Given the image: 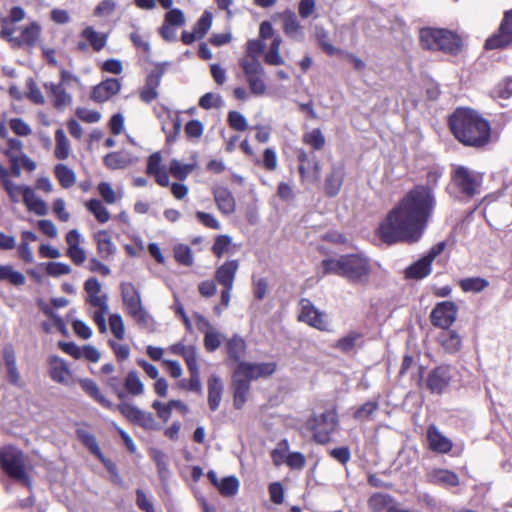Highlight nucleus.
Returning a JSON list of instances; mask_svg holds the SVG:
<instances>
[{"instance_id":"f257e3e1","label":"nucleus","mask_w":512,"mask_h":512,"mask_svg":"<svg viewBox=\"0 0 512 512\" xmlns=\"http://www.w3.org/2000/svg\"><path fill=\"white\" fill-rule=\"evenodd\" d=\"M436 206L433 189L417 185L408 191L380 223L379 238L386 244L418 242L423 236Z\"/></svg>"},{"instance_id":"f03ea898","label":"nucleus","mask_w":512,"mask_h":512,"mask_svg":"<svg viewBox=\"0 0 512 512\" xmlns=\"http://www.w3.org/2000/svg\"><path fill=\"white\" fill-rule=\"evenodd\" d=\"M449 124L455 138L464 145L480 147L489 141V123L473 110L457 109Z\"/></svg>"},{"instance_id":"7ed1b4c3","label":"nucleus","mask_w":512,"mask_h":512,"mask_svg":"<svg viewBox=\"0 0 512 512\" xmlns=\"http://www.w3.org/2000/svg\"><path fill=\"white\" fill-rule=\"evenodd\" d=\"M275 369L276 364L273 362L259 364L245 362L239 363L233 376L234 407L236 409H241L246 402L247 395L250 390V380L269 376L274 373Z\"/></svg>"},{"instance_id":"20e7f679","label":"nucleus","mask_w":512,"mask_h":512,"mask_svg":"<svg viewBox=\"0 0 512 512\" xmlns=\"http://www.w3.org/2000/svg\"><path fill=\"white\" fill-rule=\"evenodd\" d=\"M324 274H336L354 282H366L370 276L368 260L358 254L323 260Z\"/></svg>"},{"instance_id":"39448f33","label":"nucleus","mask_w":512,"mask_h":512,"mask_svg":"<svg viewBox=\"0 0 512 512\" xmlns=\"http://www.w3.org/2000/svg\"><path fill=\"white\" fill-rule=\"evenodd\" d=\"M419 40L423 49L442 51L451 55L459 54L463 48L461 37L447 29L422 28L419 32Z\"/></svg>"},{"instance_id":"423d86ee","label":"nucleus","mask_w":512,"mask_h":512,"mask_svg":"<svg viewBox=\"0 0 512 512\" xmlns=\"http://www.w3.org/2000/svg\"><path fill=\"white\" fill-rule=\"evenodd\" d=\"M120 289L127 314L131 316L137 324L148 327L151 324L152 318L142 305L139 291L132 283H122Z\"/></svg>"},{"instance_id":"0eeeda50","label":"nucleus","mask_w":512,"mask_h":512,"mask_svg":"<svg viewBox=\"0 0 512 512\" xmlns=\"http://www.w3.org/2000/svg\"><path fill=\"white\" fill-rule=\"evenodd\" d=\"M0 467L10 477L29 486L30 480L25 470L24 454L15 447L7 446L0 450Z\"/></svg>"},{"instance_id":"6e6552de","label":"nucleus","mask_w":512,"mask_h":512,"mask_svg":"<svg viewBox=\"0 0 512 512\" xmlns=\"http://www.w3.org/2000/svg\"><path fill=\"white\" fill-rule=\"evenodd\" d=\"M337 415L335 411L328 410L320 415H314L306 421V428L313 434L317 443L325 444L337 427Z\"/></svg>"},{"instance_id":"1a4fd4ad","label":"nucleus","mask_w":512,"mask_h":512,"mask_svg":"<svg viewBox=\"0 0 512 512\" xmlns=\"http://www.w3.org/2000/svg\"><path fill=\"white\" fill-rule=\"evenodd\" d=\"M482 175L465 166H454L452 172L453 185L465 196L473 197L479 193Z\"/></svg>"},{"instance_id":"9d476101","label":"nucleus","mask_w":512,"mask_h":512,"mask_svg":"<svg viewBox=\"0 0 512 512\" xmlns=\"http://www.w3.org/2000/svg\"><path fill=\"white\" fill-rule=\"evenodd\" d=\"M239 64L245 73L251 93L256 96L266 94L267 86L264 81L265 70L260 61H250L248 58H241Z\"/></svg>"},{"instance_id":"9b49d317","label":"nucleus","mask_w":512,"mask_h":512,"mask_svg":"<svg viewBox=\"0 0 512 512\" xmlns=\"http://www.w3.org/2000/svg\"><path fill=\"white\" fill-rule=\"evenodd\" d=\"M115 409L118 410L128 421L137 424L146 430L160 429L151 413L145 412L132 404L123 402L116 405Z\"/></svg>"},{"instance_id":"f8f14e48","label":"nucleus","mask_w":512,"mask_h":512,"mask_svg":"<svg viewBox=\"0 0 512 512\" xmlns=\"http://www.w3.org/2000/svg\"><path fill=\"white\" fill-rule=\"evenodd\" d=\"M445 248L444 242H439L434 245L429 252L420 260L409 266L406 271V278L409 279H422L430 274L431 264L434 259L442 253Z\"/></svg>"},{"instance_id":"ddd939ff","label":"nucleus","mask_w":512,"mask_h":512,"mask_svg":"<svg viewBox=\"0 0 512 512\" xmlns=\"http://www.w3.org/2000/svg\"><path fill=\"white\" fill-rule=\"evenodd\" d=\"M512 43V9L504 13V17L498 29V33L488 38L485 42V48L501 49Z\"/></svg>"},{"instance_id":"4468645a","label":"nucleus","mask_w":512,"mask_h":512,"mask_svg":"<svg viewBox=\"0 0 512 512\" xmlns=\"http://www.w3.org/2000/svg\"><path fill=\"white\" fill-rule=\"evenodd\" d=\"M430 317L434 326L448 329L457 318V306L451 301L440 302L434 307Z\"/></svg>"},{"instance_id":"2eb2a0df","label":"nucleus","mask_w":512,"mask_h":512,"mask_svg":"<svg viewBox=\"0 0 512 512\" xmlns=\"http://www.w3.org/2000/svg\"><path fill=\"white\" fill-rule=\"evenodd\" d=\"M300 313L298 319L318 330H327L328 323L325 315L320 312L308 299H301L299 302Z\"/></svg>"},{"instance_id":"dca6fc26","label":"nucleus","mask_w":512,"mask_h":512,"mask_svg":"<svg viewBox=\"0 0 512 512\" xmlns=\"http://www.w3.org/2000/svg\"><path fill=\"white\" fill-rule=\"evenodd\" d=\"M84 290L86 292V302L92 307H96L103 311H109L108 296L102 292L101 283L97 278H89L84 284Z\"/></svg>"},{"instance_id":"f3484780","label":"nucleus","mask_w":512,"mask_h":512,"mask_svg":"<svg viewBox=\"0 0 512 512\" xmlns=\"http://www.w3.org/2000/svg\"><path fill=\"white\" fill-rule=\"evenodd\" d=\"M450 380V368L447 366H439L429 373L427 387L432 393L440 394L448 387Z\"/></svg>"},{"instance_id":"a211bd4d","label":"nucleus","mask_w":512,"mask_h":512,"mask_svg":"<svg viewBox=\"0 0 512 512\" xmlns=\"http://www.w3.org/2000/svg\"><path fill=\"white\" fill-rule=\"evenodd\" d=\"M50 377L53 381L62 385H70L72 382V372L67 363L60 357L51 356L49 358Z\"/></svg>"},{"instance_id":"6ab92c4d","label":"nucleus","mask_w":512,"mask_h":512,"mask_svg":"<svg viewBox=\"0 0 512 512\" xmlns=\"http://www.w3.org/2000/svg\"><path fill=\"white\" fill-rule=\"evenodd\" d=\"M121 88V83L118 79L109 78L97 86L91 92V99L95 102L101 103L116 95Z\"/></svg>"},{"instance_id":"aec40b11","label":"nucleus","mask_w":512,"mask_h":512,"mask_svg":"<svg viewBox=\"0 0 512 512\" xmlns=\"http://www.w3.org/2000/svg\"><path fill=\"white\" fill-rule=\"evenodd\" d=\"M238 269V260H228L217 268L215 271V279L224 288L233 289V284Z\"/></svg>"},{"instance_id":"412c9836","label":"nucleus","mask_w":512,"mask_h":512,"mask_svg":"<svg viewBox=\"0 0 512 512\" xmlns=\"http://www.w3.org/2000/svg\"><path fill=\"white\" fill-rule=\"evenodd\" d=\"M44 89L53 98V105L56 109L63 110L72 103V96L66 92L62 83L54 84L47 82Z\"/></svg>"},{"instance_id":"4be33fe9","label":"nucleus","mask_w":512,"mask_h":512,"mask_svg":"<svg viewBox=\"0 0 512 512\" xmlns=\"http://www.w3.org/2000/svg\"><path fill=\"white\" fill-rule=\"evenodd\" d=\"M427 440L429 448L437 453H448L452 449V442L445 437L435 425H430L427 429Z\"/></svg>"},{"instance_id":"5701e85b","label":"nucleus","mask_w":512,"mask_h":512,"mask_svg":"<svg viewBox=\"0 0 512 512\" xmlns=\"http://www.w3.org/2000/svg\"><path fill=\"white\" fill-rule=\"evenodd\" d=\"M214 201L219 211L224 215L234 213L236 202L231 191L225 187H217L213 191Z\"/></svg>"},{"instance_id":"b1692460","label":"nucleus","mask_w":512,"mask_h":512,"mask_svg":"<svg viewBox=\"0 0 512 512\" xmlns=\"http://www.w3.org/2000/svg\"><path fill=\"white\" fill-rule=\"evenodd\" d=\"M344 170L339 165H333L330 173L325 180V193L329 197L336 196L343 184Z\"/></svg>"},{"instance_id":"393cba45","label":"nucleus","mask_w":512,"mask_h":512,"mask_svg":"<svg viewBox=\"0 0 512 512\" xmlns=\"http://www.w3.org/2000/svg\"><path fill=\"white\" fill-rule=\"evenodd\" d=\"M23 203L30 212L39 216H45L48 213L46 202L40 199L29 186L24 189Z\"/></svg>"},{"instance_id":"a878e982","label":"nucleus","mask_w":512,"mask_h":512,"mask_svg":"<svg viewBox=\"0 0 512 512\" xmlns=\"http://www.w3.org/2000/svg\"><path fill=\"white\" fill-rule=\"evenodd\" d=\"M207 385L208 405L212 411H215L218 409L220 405L224 385L222 380L216 375H212L209 377Z\"/></svg>"},{"instance_id":"bb28decb","label":"nucleus","mask_w":512,"mask_h":512,"mask_svg":"<svg viewBox=\"0 0 512 512\" xmlns=\"http://www.w3.org/2000/svg\"><path fill=\"white\" fill-rule=\"evenodd\" d=\"M79 384L81 388L95 401L101 404L103 407L108 409H115L116 405H114L110 400H108L100 391L96 382L91 379L85 378L80 379Z\"/></svg>"},{"instance_id":"cd10ccee","label":"nucleus","mask_w":512,"mask_h":512,"mask_svg":"<svg viewBox=\"0 0 512 512\" xmlns=\"http://www.w3.org/2000/svg\"><path fill=\"white\" fill-rule=\"evenodd\" d=\"M428 477L431 483L446 487L458 486L460 482L456 473L446 469H435L429 473Z\"/></svg>"},{"instance_id":"c85d7f7f","label":"nucleus","mask_w":512,"mask_h":512,"mask_svg":"<svg viewBox=\"0 0 512 512\" xmlns=\"http://www.w3.org/2000/svg\"><path fill=\"white\" fill-rule=\"evenodd\" d=\"M438 341L449 353H456L461 347V338L454 330L443 329L438 336Z\"/></svg>"},{"instance_id":"c756f323","label":"nucleus","mask_w":512,"mask_h":512,"mask_svg":"<svg viewBox=\"0 0 512 512\" xmlns=\"http://www.w3.org/2000/svg\"><path fill=\"white\" fill-rule=\"evenodd\" d=\"M160 85V75L150 74L146 78L144 87L140 91V99L150 103L158 96L157 88Z\"/></svg>"},{"instance_id":"7c9ffc66","label":"nucleus","mask_w":512,"mask_h":512,"mask_svg":"<svg viewBox=\"0 0 512 512\" xmlns=\"http://www.w3.org/2000/svg\"><path fill=\"white\" fill-rule=\"evenodd\" d=\"M283 18V31L284 33L292 38L301 36V25L297 19L296 14L291 10H286L282 14Z\"/></svg>"},{"instance_id":"2f4dec72","label":"nucleus","mask_w":512,"mask_h":512,"mask_svg":"<svg viewBox=\"0 0 512 512\" xmlns=\"http://www.w3.org/2000/svg\"><path fill=\"white\" fill-rule=\"evenodd\" d=\"M94 239L97 243V250L101 257L108 258L114 253L115 246L113 245L111 236L107 231H98L95 233Z\"/></svg>"},{"instance_id":"473e14b6","label":"nucleus","mask_w":512,"mask_h":512,"mask_svg":"<svg viewBox=\"0 0 512 512\" xmlns=\"http://www.w3.org/2000/svg\"><path fill=\"white\" fill-rule=\"evenodd\" d=\"M54 175L57 178L59 184L68 189L76 183V174L65 164H57L54 167Z\"/></svg>"},{"instance_id":"72a5a7b5","label":"nucleus","mask_w":512,"mask_h":512,"mask_svg":"<svg viewBox=\"0 0 512 512\" xmlns=\"http://www.w3.org/2000/svg\"><path fill=\"white\" fill-rule=\"evenodd\" d=\"M41 34V27L37 22H32L24 27L19 36L20 47L23 45L34 46Z\"/></svg>"},{"instance_id":"f704fd0d","label":"nucleus","mask_w":512,"mask_h":512,"mask_svg":"<svg viewBox=\"0 0 512 512\" xmlns=\"http://www.w3.org/2000/svg\"><path fill=\"white\" fill-rule=\"evenodd\" d=\"M81 36L89 42L92 48L97 52L101 51L107 42V36L97 32L92 26L86 27L81 32Z\"/></svg>"},{"instance_id":"c9c22d12","label":"nucleus","mask_w":512,"mask_h":512,"mask_svg":"<svg viewBox=\"0 0 512 512\" xmlns=\"http://www.w3.org/2000/svg\"><path fill=\"white\" fill-rule=\"evenodd\" d=\"M282 39L277 36L273 39L269 50L265 54V63L271 66H280L285 64L284 58L280 54Z\"/></svg>"},{"instance_id":"e433bc0d","label":"nucleus","mask_w":512,"mask_h":512,"mask_svg":"<svg viewBox=\"0 0 512 512\" xmlns=\"http://www.w3.org/2000/svg\"><path fill=\"white\" fill-rule=\"evenodd\" d=\"M56 146L54 155L57 159L65 160L70 155V144L62 129H57L55 132Z\"/></svg>"},{"instance_id":"4c0bfd02","label":"nucleus","mask_w":512,"mask_h":512,"mask_svg":"<svg viewBox=\"0 0 512 512\" xmlns=\"http://www.w3.org/2000/svg\"><path fill=\"white\" fill-rule=\"evenodd\" d=\"M227 353L229 357L235 361H239L245 353L246 343L240 336H233L226 343Z\"/></svg>"},{"instance_id":"58836bf2","label":"nucleus","mask_w":512,"mask_h":512,"mask_svg":"<svg viewBox=\"0 0 512 512\" xmlns=\"http://www.w3.org/2000/svg\"><path fill=\"white\" fill-rule=\"evenodd\" d=\"M0 281H7L14 286L25 284V276L10 265H0Z\"/></svg>"},{"instance_id":"ea45409f","label":"nucleus","mask_w":512,"mask_h":512,"mask_svg":"<svg viewBox=\"0 0 512 512\" xmlns=\"http://www.w3.org/2000/svg\"><path fill=\"white\" fill-rule=\"evenodd\" d=\"M124 386L127 393L132 396H139L144 393V384L136 371H130L127 374Z\"/></svg>"},{"instance_id":"a19ab883","label":"nucleus","mask_w":512,"mask_h":512,"mask_svg":"<svg viewBox=\"0 0 512 512\" xmlns=\"http://www.w3.org/2000/svg\"><path fill=\"white\" fill-rule=\"evenodd\" d=\"M196 168L195 163L183 164L177 159L170 162L169 171L178 180H185Z\"/></svg>"},{"instance_id":"79ce46f5","label":"nucleus","mask_w":512,"mask_h":512,"mask_svg":"<svg viewBox=\"0 0 512 512\" xmlns=\"http://www.w3.org/2000/svg\"><path fill=\"white\" fill-rule=\"evenodd\" d=\"M85 206L100 223H106L110 220V213L100 200L91 199L86 202Z\"/></svg>"},{"instance_id":"37998d69","label":"nucleus","mask_w":512,"mask_h":512,"mask_svg":"<svg viewBox=\"0 0 512 512\" xmlns=\"http://www.w3.org/2000/svg\"><path fill=\"white\" fill-rule=\"evenodd\" d=\"M239 489V481L235 476L223 478L219 483V492L222 496L231 497L237 494Z\"/></svg>"},{"instance_id":"c03bdc74","label":"nucleus","mask_w":512,"mask_h":512,"mask_svg":"<svg viewBox=\"0 0 512 512\" xmlns=\"http://www.w3.org/2000/svg\"><path fill=\"white\" fill-rule=\"evenodd\" d=\"M489 285V282L483 278L473 277L460 281V287L466 292H481Z\"/></svg>"},{"instance_id":"a18cd8bd","label":"nucleus","mask_w":512,"mask_h":512,"mask_svg":"<svg viewBox=\"0 0 512 512\" xmlns=\"http://www.w3.org/2000/svg\"><path fill=\"white\" fill-rule=\"evenodd\" d=\"M224 339V335L214 328L204 335V347L207 351L213 352L220 347Z\"/></svg>"},{"instance_id":"49530a36","label":"nucleus","mask_w":512,"mask_h":512,"mask_svg":"<svg viewBox=\"0 0 512 512\" xmlns=\"http://www.w3.org/2000/svg\"><path fill=\"white\" fill-rule=\"evenodd\" d=\"M303 142L315 150H320L325 145V137L320 129H313L303 135Z\"/></svg>"},{"instance_id":"de8ad7c7","label":"nucleus","mask_w":512,"mask_h":512,"mask_svg":"<svg viewBox=\"0 0 512 512\" xmlns=\"http://www.w3.org/2000/svg\"><path fill=\"white\" fill-rule=\"evenodd\" d=\"M104 164L110 169H123L130 164V161L127 156L113 152L104 157Z\"/></svg>"},{"instance_id":"09e8293b","label":"nucleus","mask_w":512,"mask_h":512,"mask_svg":"<svg viewBox=\"0 0 512 512\" xmlns=\"http://www.w3.org/2000/svg\"><path fill=\"white\" fill-rule=\"evenodd\" d=\"M174 257L176 261L185 266L193 264V255L190 247L179 244L174 247Z\"/></svg>"},{"instance_id":"8fccbe9b","label":"nucleus","mask_w":512,"mask_h":512,"mask_svg":"<svg viewBox=\"0 0 512 512\" xmlns=\"http://www.w3.org/2000/svg\"><path fill=\"white\" fill-rule=\"evenodd\" d=\"M360 338V333L355 331L349 332L346 336L337 341L336 347L343 352H348L356 346V343Z\"/></svg>"},{"instance_id":"3c124183","label":"nucleus","mask_w":512,"mask_h":512,"mask_svg":"<svg viewBox=\"0 0 512 512\" xmlns=\"http://www.w3.org/2000/svg\"><path fill=\"white\" fill-rule=\"evenodd\" d=\"M212 19V13L209 11H205L195 24L193 30L198 34V36H200L201 39L207 34L209 29L211 28Z\"/></svg>"},{"instance_id":"603ef678","label":"nucleus","mask_w":512,"mask_h":512,"mask_svg":"<svg viewBox=\"0 0 512 512\" xmlns=\"http://www.w3.org/2000/svg\"><path fill=\"white\" fill-rule=\"evenodd\" d=\"M109 325L112 334L118 339L122 340L125 335V327L122 317L119 314H112L109 317Z\"/></svg>"},{"instance_id":"864d4df0","label":"nucleus","mask_w":512,"mask_h":512,"mask_svg":"<svg viewBox=\"0 0 512 512\" xmlns=\"http://www.w3.org/2000/svg\"><path fill=\"white\" fill-rule=\"evenodd\" d=\"M228 122L232 129L237 131H245L248 128L246 118L237 111H230L228 114Z\"/></svg>"},{"instance_id":"5fc2aeb1","label":"nucleus","mask_w":512,"mask_h":512,"mask_svg":"<svg viewBox=\"0 0 512 512\" xmlns=\"http://www.w3.org/2000/svg\"><path fill=\"white\" fill-rule=\"evenodd\" d=\"M391 498L388 495L376 493L368 500L369 507L374 511H381L389 505Z\"/></svg>"},{"instance_id":"6e6d98bb","label":"nucleus","mask_w":512,"mask_h":512,"mask_svg":"<svg viewBox=\"0 0 512 512\" xmlns=\"http://www.w3.org/2000/svg\"><path fill=\"white\" fill-rule=\"evenodd\" d=\"M10 128L18 136H29L32 133L31 127L21 118H12L9 122Z\"/></svg>"},{"instance_id":"4d7b16f0","label":"nucleus","mask_w":512,"mask_h":512,"mask_svg":"<svg viewBox=\"0 0 512 512\" xmlns=\"http://www.w3.org/2000/svg\"><path fill=\"white\" fill-rule=\"evenodd\" d=\"M378 404L373 401L364 403L354 412V418L357 420L370 419L371 415L376 411Z\"/></svg>"},{"instance_id":"13d9d810","label":"nucleus","mask_w":512,"mask_h":512,"mask_svg":"<svg viewBox=\"0 0 512 512\" xmlns=\"http://www.w3.org/2000/svg\"><path fill=\"white\" fill-rule=\"evenodd\" d=\"M97 190L102 199L107 204H113L117 201L116 192L108 182H101L97 186Z\"/></svg>"},{"instance_id":"bf43d9fd","label":"nucleus","mask_w":512,"mask_h":512,"mask_svg":"<svg viewBox=\"0 0 512 512\" xmlns=\"http://www.w3.org/2000/svg\"><path fill=\"white\" fill-rule=\"evenodd\" d=\"M46 272L50 276L58 277L69 274L71 272V267L68 264L61 262H49L46 265Z\"/></svg>"},{"instance_id":"052dcab7","label":"nucleus","mask_w":512,"mask_h":512,"mask_svg":"<svg viewBox=\"0 0 512 512\" xmlns=\"http://www.w3.org/2000/svg\"><path fill=\"white\" fill-rule=\"evenodd\" d=\"M494 97L508 99L512 96V79L506 78L501 81L493 91Z\"/></svg>"},{"instance_id":"680f3d73","label":"nucleus","mask_w":512,"mask_h":512,"mask_svg":"<svg viewBox=\"0 0 512 512\" xmlns=\"http://www.w3.org/2000/svg\"><path fill=\"white\" fill-rule=\"evenodd\" d=\"M265 44L260 40H249L247 42V56L250 61L259 60L258 56L264 51Z\"/></svg>"},{"instance_id":"e2e57ef3","label":"nucleus","mask_w":512,"mask_h":512,"mask_svg":"<svg viewBox=\"0 0 512 512\" xmlns=\"http://www.w3.org/2000/svg\"><path fill=\"white\" fill-rule=\"evenodd\" d=\"M27 86V98L34 104L43 105L45 103V98L40 89L37 87L36 83L32 79H30L27 82Z\"/></svg>"},{"instance_id":"0e129e2a","label":"nucleus","mask_w":512,"mask_h":512,"mask_svg":"<svg viewBox=\"0 0 512 512\" xmlns=\"http://www.w3.org/2000/svg\"><path fill=\"white\" fill-rule=\"evenodd\" d=\"M164 23L171 26H182L185 24V15L179 9H171L165 14Z\"/></svg>"},{"instance_id":"69168bd1","label":"nucleus","mask_w":512,"mask_h":512,"mask_svg":"<svg viewBox=\"0 0 512 512\" xmlns=\"http://www.w3.org/2000/svg\"><path fill=\"white\" fill-rule=\"evenodd\" d=\"M2 184L12 202H18V200H19L18 195L22 194V196H23L24 189L27 187V186H23V185L14 184L10 179L5 180L4 183H2Z\"/></svg>"},{"instance_id":"338daca9","label":"nucleus","mask_w":512,"mask_h":512,"mask_svg":"<svg viewBox=\"0 0 512 512\" xmlns=\"http://www.w3.org/2000/svg\"><path fill=\"white\" fill-rule=\"evenodd\" d=\"M231 243V238L227 235H219L216 237L215 242L212 246V252L218 258L222 257L225 250Z\"/></svg>"},{"instance_id":"774afa93","label":"nucleus","mask_w":512,"mask_h":512,"mask_svg":"<svg viewBox=\"0 0 512 512\" xmlns=\"http://www.w3.org/2000/svg\"><path fill=\"white\" fill-rule=\"evenodd\" d=\"M116 6L114 0H102L95 7L93 14L97 17L110 15L116 9Z\"/></svg>"}]
</instances>
